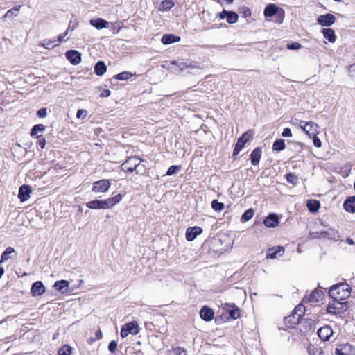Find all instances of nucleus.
<instances>
[{
    "instance_id": "2",
    "label": "nucleus",
    "mask_w": 355,
    "mask_h": 355,
    "mask_svg": "<svg viewBox=\"0 0 355 355\" xmlns=\"http://www.w3.org/2000/svg\"><path fill=\"white\" fill-rule=\"evenodd\" d=\"M329 293L332 299L345 301L351 295V288L347 284H336L330 288Z\"/></svg>"
},
{
    "instance_id": "23",
    "label": "nucleus",
    "mask_w": 355,
    "mask_h": 355,
    "mask_svg": "<svg viewBox=\"0 0 355 355\" xmlns=\"http://www.w3.org/2000/svg\"><path fill=\"white\" fill-rule=\"evenodd\" d=\"M89 22L92 26H93L98 30L105 28L108 26L109 24V23L107 21L101 18L92 19L90 20Z\"/></svg>"
},
{
    "instance_id": "28",
    "label": "nucleus",
    "mask_w": 355,
    "mask_h": 355,
    "mask_svg": "<svg viewBox=\"0 0 355 355\" xmlns=\"http://www.w3.org/2000/svg\"><path fill=\"white\" fill-rule=\"evenodd\" d=\"M278 11V7L272 3L268 4L264 9V15L266 17L274 16Z\"/></svg>"
},
{
    "instance_id": "16",
    "label": "nucleus",
    "mask_w": 355,
    "mask_h": 355,
    "mask_svg": "<svg viewBox=\"0 0 355 355\" xmlns=\"http://www.w3.org/2000/svg\"><path fill=\"white\" fill-rule=\"evenodd\" d=\"M267 227H275L279 224V218L275 214H270L263 220Z\"/></svg>"
},
{
    "instance_id": "10",
    "label": "nucleus",
    "mask_w": 355,
    "mask_h": 355,
    "mask_svg": "<svg viewBox=\"0 0 355 355\" xmlns=\"http://www.w3.org/2000/svg\"><path fill=\"white\" fill-rule=\"evenodd\" d=\"M317 334L322 341H329L334 334V331L329 325H325L320 327Z\"/></svg>"
},
{
    "instance_id": "3",
    "label": "nucleus",
    "mask_w": 355,
    "mask_h": 355,
    "mask_svg": "<svg viewBox=\"0 0 355 355\" xmlns=\"http://www.w3.org/2000/svg\"><path fill=\"white\" fill-rule=\"evenodd\" d=\"M348 306L346 301L332 299L329 302L327 311L331 314H340L347 311Z\"/></svg>"
},
{
    "instance_id": "38",
    "label": "nucleus",
    "mask_w": 355,
    "mask_h": 355,
    "mask_svg": "<svg viewBox=\"0 0 355 355\" xmlns=\"http://www.w3.org/2000/svg\"><path fill=\"white\" fill-rule=\"evenodd\" d=\"M309 355H324L322 348L318 347L310 346L308 347Z\"/></svg>"
},
{
    "instance_id": "57",
    "label": "nucleus",
    "mask_w": 355,
    "mask_h": 355,
    "mask_svg": "<svg viewBox=\"0 0 355 355\" xmlns=\"http://www.w3.org/2000/svg\"><path fill=\"white\" fill-rule=\"evenodd\" d=\"M110 94L111 92L110 90L105 89L101 93L100 96L102 98L108 97L110 95Z\"/></svg>"
},
{
    "instance_id": "48",
    "label": "nucleus",
    "mask_w": 355,
    "mask_h": 355,
    "mask_svg": "<svg viewBox=\"0 0 355 355\" xmlns=\"http://www.w3.org/2000/svg\"><path fill=\"white\" fill-rule=\"evenodd\" d=\"M87 115V112L85 110L80 109L76 113V117L78 119H85Z\"/></svg>"
},
{
    "instance_id": "47",
    "label": "nucleus",
    "mask_w": 355,
    "mask_h": 355,
    "mask_svg": "<svg viewBox=\"0 0 355 355\" xmlns=\"http://www.w3.org/2000/svg\"><path fill=\"white\" fill-rule=\"evenodd\" d=\"M118 343L115 340H112L108 345V349L112 352L114 353L117 349Z\"/></svg>"
},
{
    "instance_id": "30",
    "label": "nucleus",
    "mask_w": 355,
    "mask_h": 355,
    "mask_svg": "<svg viewBox=\"0 0 355 355\" xmlns=\"http://www.w3.org/2000/svg\"><path fill=\"white\" fill-rule=\"evenodd\" d=\"M107 71V67L103 61H98L94 66L95 73L103 76Z\"/></svg>"
},
{
    "instance_id": "37",
    "label": "nucleus",
    "mask_w": 355,
    "mask_h": 355,
    "mask_svg": "<svg viewBox=\"0 0 355 355\" xmlns=\"http://www.w3.org/2000/svg\"><path fill=\"white\" fill-rule=\"evenodd\" d=\"M254 211L253 209H248L241 216V220L242 222H247L250 220L254 216Z\"/></svg>"
},
{
    "instance_id": "22",
    "label": "nucleus",
    "mask_w": 355,
    "mask_h": 355,
    "mask_svg": "<svg viewBox=\"0 0 355 355\" xmlns=\"http://www.w3.org/2000/svg\"><path fill=\"white\" fill-rule=\"evenodd\" d=\"M343 207L345 211L349 213L355 212V196H351L344 202Z\"/></svg>"
},
{
    "instance_id": "36",
    "label": "nucleus",
    "mask_w": 355,
    "mask_h": 355,
    "mask_svg": "<svg viewBox=\"0 0 355 355\" xmlns=\"http://www.w3.org/2000/svg\"><path fill=\"white\" fill-rule=\"evenodd\" d=\"M302 309L303 307L299 305L298 306L295 308L293 315L288 317V318L291 320L292 318H295V315H297V318H296V322H294L293 323H298L302 316V313L303 312Z\"/></svg>"
},
{
    "instance_id": "34",
    "label": "nucleus",
    "mask_w": 355,
    "mask_h": 355,
    "mask_svg": "<svg viewBox=\"0 0 355 355\" xmlns=\"http://www.w3.org/2000/svg\"><path fill=\"white\" fill-rule=\"evenodd\" d=\"M12 253H15V249L12 247H8L6 249V250L1 254L0 264L3 261L8 260L10 259V254Z\"/></svg>"
},
{
    "instance_id": "11",
    "label": "nucleus",
    "mask_w": 355,
    "mask_h": 355,
    "mask_svg": "<svg viewBox=\"0 0 355 355\" xmlns=\"http://www.w3.org/2000/svg\"><path fill=\"white\" fill-rule=\"evenodd\" d=\"M317 21L322 26H330L336 21V17L331 13L318 16Z\"/></svg>"
},
{
    "instance_id": "12",
    "label": "nucleus",
    "mask_w": 355,
    "mask_h": 355,
    "mask_svg": "<svg viewBox=\"0 0 355 355\" xmlns=\"http://www.w3.org/2000/svg\"><path fill=\"white\" fill-rule=\"evenodd\" d=\"M65 55L73 65L78 64L81 61V54L76 50H69L66 52Z\"/></svg>"
},
{
    "instance_id": "21",
    "label": "nucleus",
    "mask_w": 355,
    "mask_h": 355,
    "mask_svg": "<svg viewBox=\"0 0 355 355\" xmlns=\"http://www.w3.org/2000/svg\"><path fill=\"white\" fill-rule=\"evenodd\" d=\"M284 252V248L282 246H277V248H272L268 249L266 258L267 259H275L277 254L282 255Z\"/></svg>"
},
{
    "instance_id": "45",
    "label": "nucleus",
    "mask_w": 355,
    "mask_h": 355,
    "mask_svg": "<svg viewBox=\"0 0 355 355\" xmlns=\"http://www.w3.org/2000/svg\"><path fill=\"white\" fill-rule=\"evenodd\" d=\"M179 170H180V166H175V165L171 166L168 169L166 175H172L176 174L179 171Z\"/></svg>"
},
{
    "instance_id": "7",
    "label": "nucleus",
    "mask_w": 355,
    "mask_h": 355,
    "mask_svg": "<svg viewBox=\"0 0 355 355\" xmlns=\"http://www.w3.org/2000/svg\"><path fill=\"white\" fill-rule=\"evenodd\" d=\"M337 355H355V345L349 343L339 345L336 349Z\"/></svg>"
},
{
    "instance_id": "63",
    "label": "nucleus",
    "mask_w": 355,
    "mask_h": 355,
    "mask_svg": "<svg viewBox=\"0 0 355 355\" xmlns=\"http://www.w3.org/2000/svg\"><path fill=\"white\" fill-rule=\"evenodd\" d=\"M3 273H4V269L3 268L0 267V279L1 278Z\"/></svg>"
},
{
    "instance_id": "1",
    "label": "nucleus",
    "mask_w": 355,
    "mask_h": 355,
    "mask_svg": "<svg viewBox=\"0 0 355 355\" xmlns=\"http://www.w3.org/2000/svg\"><path fill=\"white\" fill-rule=\"evenodd\" d=\"M122 199L121 194H117L114 197L106 200H94L86 203L87 207L92 209H106L112 207L119 203Z\"/></svg>"
},
{
    "instance_id": "46",
    "label": "nucleus",
    "mask_w": 355,
    "mask_h": 355,
    "mask_svg": "<svg viewBox=\"0 0 355 355\" xmlns=\"http://www.w3.org/2000/svg\"><path fill=\"white\" fill-rule=\"evenodd\" d=\"M19 8H14L9 10H8L5 15V17H11L13 16H16L17 12H19Z\"/></svg>"
},
{
    "instance_id": "33",
    "label": "nucleus",
    "mask_w": 355,
    "mask_h": 355,
    "mask_svg": "<svg viewBox=\"0 0 355 355\" xmlns=\"http://www.w3.org/2000/svg\"><path fill=\"white\" fill-rule=\"evenodd\" d=\"M45 128L44 125L37 124L32 128L30 135L31 137H39L38 133L42 132Z\"/></svg>"
},
{
    "instance_id": "17",
    "label": "nucleus",
    "mask_w": 355,
    "mask_h": 355,
    "mask_svg": "<svg viewBox=\"0 0 355 355\" xmlns=\"http://www.w3.org/2000/svg\"><path fill=\"white\" fill-rule=\"evenodd\" d=\"M214 311L206 306H203L200 311V318L207 322L211 321L214 318Z\"/></svg>"
},
{
    "instance_id": "8",
    "label": "nucleus",
    "mask_w": 355,
    "mask_h": 355,
    "mask_svg": "<svg viewBox=\"0 0 355 355\" xmlns=\"http://www.w3.org/2000/svg\"><path fill=\"white\" fill-rule=\"evenodd\" d=\"M301 126L302 130H303L305 133L309 135V137L315 136V135H318L320 132L318 125L314 122H306L304 124V125Z\"/></svg>"
},
{
    "instance_id": "19",
    "label": "nucleus",
    "mask_w": 355,
    "mask_h": 355,
    "mask_svg": "<svg viewBox=\"0 0 355 355\" xmlns=\"http://www.w3.org/2000/svg\"><path fill=\"white\" fill-rule=\"evenodd\" d=\"M171 64L176 65L181 71L186 68H198L196 63L193 61L187 60V61H172Z\"/></svg>"
},
{
    "instance_id": "64",
    "label": "nucleus",
    "mask_w": 355,
    "mask_h": 355,
    "mask_svg": "<svg viewBox=\"0 0 355 355\" xmlns=\"http://www.w3.org/2000/svg\"><path fill=\"white\" fill-rule=\"evenodd\" d=\"M73 28H71V25L69 24L66 31H67V33H69L70 31H73Z\"/></svg>"
},
{
    "instance_id": "40",
    "label": "nucleus",
    "mask_w": 355,
    "mask_h": 355,
    "mask_svg": "<svg viewBox=\"0 0 355 355\" xmlns=\"http://www.w3.org/2000/svg\"><path fill=\"white\" fill-rule=\"evenodd\" d=\"M286 178L288 182L293 185H296L298 182V178L294 173H288L286 175Z\"/></svg>"
},
{
    "instance_id": "18",
    "label": "nucleus",
    "mask_w": 355,
    "mask_h": 355,
    "mask_svg": "<svg viewBox=\"0 0 355 355\" xmlns=\"http://www.w3.org/2000/svg\"><path fill=\"white\" fill-rule=\"evenodd\" d=\"M262 150L259 147L254 148L250 154L251 163L253 166H257L261 157Z\"/></svg>"
},
{
    "instance_id": "49",
    "label": "nucleus",
    "mask_w": 355,
    "mask_h": 355,
    "mask_svg": "<svg viewBox=\"0 0 355 355\" xmlns=\"http://www.w3.org/2000/svg\"><path fill=\"white\" fill-rule=\"evenodd\" d=\"M315 135V136H312L313 145L317 148H320L322 146V142L320 138Z\"/></svg>"
},
{
    "instance_id": "55",
    "label": "nucleus",
    "mask_w": 355,
    "mask_h": 355,
    "mask_svg": "<svg viewBox=\"0 0 355 355\" xmlns=\"http://www.w3.org/2000/svg\"><path fill=\"white\" fill-rule=\"evenodd\" d=\"M241 10H242V12L245 17H248L251 15V11L247 7H242L241 8Z\"/></svg>"
},
{
    "instance_id": "39",
    "label": "nucleus",
    "mask_w": 355,
    "mask_h": 355,
    "mask_svg": "<svg viewBox=\"0 0 355 355\" xmlns=\"http://www.w3.org/2000/svg\"><path fill=\"white\" fill-rule=\"evenodd\" d=\"M226 20L229 24H234L238 20V15L233 11H229Z\"/></svg>"
},
{
    "instance_id": "53",
    "label": "nucleus",
    "mask_w": 355,
    "mask_h": 355,
    "mask_svg": "<svg viewBox=\"0 0 355 355\" xmlns=\"http://www.w3.org/2000/svg\"><path fill=\"white\" fill-rule=\"evenodd\" d=\"M282 135L285 137H292V132L289 128H285L283 130V132L282 133Z\"/></svg>"
},
{
    "instance_id": "25",
    "label": "nucleus",
    "mask_w": 355,
    "mask_h": 355,
    "mask_svg": "<svg viewBox=\"0 0 355 355\" xmlns=\"http://www.w3.org/2000/svg\"><path fill=\"white\" fill-rule=\"evenodd\" d=\"M125 327L127 329L129 334L137 335L139 332V327L137 322L132 321L125 324Z\"/></svg>"
},
{
    "instance_id": "58",
    "label": "nucleus",
    "mask_w": 355,
    "mask_h": 355,
    "mask_svg": "<svg viewBox=\"0 0 355 355\" xmlns=\"http://www.w3.org/2000/svg\"><path fill=\"white\" fill-rule=\"evenodd\" d=\"M68 33H67V31H65L64 33L59 35L57 40L58 43L62 42L64 40V38L68 35Z\"/></svg>"
},
{
    "instance_id": "4",
    "label": "nucleus",
    "mask_w": 355,
    "mask_h": 355,
    "mask_svg": "<svg viewBox=\"0 0 355 355\" xmlns=\"http://www.w3.org/2000/svg\"><path fill=\"white\" fill-rule=\"evenodd\" d=\"M310 235L312 238L328 239L330 240L338 241L340 238L338 232L334 228H328L327 230L320 232H311Z\"/></svg>"
},
{
    "instance_id": "54",
    "label": "nucleus",
    "mask_w": 355,
    "mask_h": 355,
    "mask_svg": "<svg viewBox=\"0 0 355 355\" xmlns=\"http://www.w3.org/2000/svg\"><path fill=\"white\" fill-rule=\"evenodd\" d=\"M291 123L295 125H297L299 126L301 129H302V126L301 125H304V123H306L305 122H304L303 121H301V120H298L297 119H293L291 121Z\"/></svg>"
},
{
    "instance_id": "61",
    "label": "nucleus",
    "mask_w": 355,
    "mask_h": 355,
    "mask_svg": "<svg viewBox=\"0 0 355 355\" xmlns=\"http://www.w3.org/2000/svg\"><path fill=\"white\" fill-rule=\"evenodd\" d=\"M96 336H97L98 339H99L102 337V333L100 330L96 331Z\"/></svg>"
},
{
    "instance_id": "27",
    "label": "nucleus",
    "mask_w": 355,
    "mask_h": 355,
    "mask_svg": "<svg viewBox=\"0 0 355 355\" xmlns=\"http://www.w3.org/2000/svg\"><path fill=\"white\" fill-rule=\"evenodd\" d=\"M180 40V37L179 36L171 34L164 35L162 38V42L164 44H170L175 42H179Z\"/></svg>"
},
{
    "instance_id": "32",
    "label": "nucleus",
    "mask_w": 355,
    "mask_h": 355,
    "mask_svg": "<svg viewBox=\"0 0 355 355\" xmlns=\"http://www.w3.org/2000/svg\"><path fill=\"white\" fill-rule=\"evenodd\" d=\"M306 205H307L309 210L311 212L315 213V212L318 211V210L319 209L320 204L319 201H318V200H307Z\"/></svg>"
},
{
    "instance_id": "42",
    "label": "nucleus",
    "mask_w": 355,
    "mask_h": 355,
    "mask_svg": "<svg viewBox=\"0 0 355 355\" xmlns=\"http://www.w3.org/2000/svg\"><path fill=\"white\" fill-rule=\"evenodd\" d=\"M132 76V74L129 71H123L117 74L115 77L120 80H127Z\"/></svg>"
},
{
    "instance_id": "24",
    "label": "nucleus",
    "mask_w": 355,
    "mask_h": 355,
    "mask_svg": "<svg viewBox=\"0 0 355 355\" xmlns=\"http://www.w3.org/2000/svg\"><path fill=\"white\" fill-rule=\"evenodd\" d=\"M227 311L229 313L230 317L233 319H237L240 317V309L234 304H225Z\"/></svg>"
},
{
    "instance_id": "31",
    "label": "nucleus",
    "mask_w": 355,
    "mask_h": 355,
    "mask_svg": "<svg viewBox=\"0 0 355 355\" xmlns=\"http://www.w3.org/2000/svg\"><path fill=\"white\" fill-rule=\"evenodd\" d=\"M322 293L318 290H314L309 295L308 300L311 303H316L322 298Z\"/></svg>"
},
{
    "instance_id": "56",
    "label": "nucleus",
    "mask_w": 355,
    "mask_h": 355,
    "mask_svg": "<svg viewBox=\"0 0 355 355\" xmlns=\"http://www.w3.org/2000/svg\"><path fill=\"white\" fill-rule=\"evenodd\" d=\"M128 334H130L127 330V329L125 327V326H123L121 329V332H120V335L122 338H125L128 336Z\"/></svg>"
},
{
    "instance_id": "62",
    "label": "nucleus",
    "mask_w": 355,
    "mask_h": 355,
    "mask_svg": "<svg viewBox=\"0 0 355 355\" xmlns=\"http://www.w3.org/2000/svg\"><path fill=\"white\" fill-rule=\"evenodd\" d=\"M347 242L349 245H352V244H354V241H353L352 239H350V238H348V239H347Z\"/></svg>"
},
{
    "instance_id": "41",
    "label": "nucleus",
    "mask_w": 355,
    "mask_h": 355,
    "mask_svg": "<svg viewBox=\"0 0 355 355\" xmlns=\"http://www.w3.org/2000/svg\"><path fill=\"white\" fill-rule=\"evenodd\" d=\"M174 6L172 0H164L162 2L160 9L162 10H168Z\"/></svg>"
},
{
    "instance_id": "29",
    "label": "nucleus",
    "mask_w": 355,
    "mask_h": 355,
    "mask_svg": "<svg viewBox=\"0 0 355 355\" xmlns=\"http://www.w3.org/2000/svg\"><path fill=\"white\" fill-rule=\"evenodd\" d=\"M322 33L325 39L328 40L330 42H334L336 40V36L334 31L331 28L322 29Z\"/></svg>"
},
{
    "instance_id": "43",
    "label": "nucleus",
    "mask_w": 355,
    "mask_h": 355,
    "mask_svg": "<svg viewBox=\"0 0 355 355\" xmlns=\"http://www.w3.org/2000/svg\"><path fill=\"white\" fill-rule=\"evenodd\" d=\"M211 207L214 210L216 211H220L224 208V204L218 202L217 200H214L211 202Z\"/></svg>"
},
{
    "instance_id": "26",
    "label": "nucleus",
    "mask_w": 355,
    "mask_h": 355,
    "mask_svg": "<svg viewBox=\"0 0 355 355\" xmlns=\"http://www.w3.org/2000/svg\"><path fill=\"white\" fill-rule=\"evenodd\" d=\"M40 45L47 49H53L58 45V42L56 39H44L40 42Z\"/></svg>"
},
{
    "instance_id": "60",
    "label": "nucleus",
    "mask_w": 355,
    "mask_h": 355,
    "mask_svg": "<svg viewBox=\"0 0 355 355\" xmlns=\"http://www.w3.org/2000/svg\"><path fill=\"white\" fill-rule=\"evenodd\" d=\"M349 72L350 73H355V63L349 66Z\"/></svg>"
},
{
    "instance_id": "6",
    "label": "nucleus",
    "mask_w": 355,
    "mask_h": 355,
    "mask_svg": "<svg viewBox=\"0 0 355 355\" xmlns=\"http://www.w3.org/2000/svg\"><path fill=\"white\" fill-rule=\"evenodd\" d=\"M252 131H247L246 132L243 133L241 137H240L237 142L236 144V146L234 147V151H233V156L237 155L240 151L242 150V148L244 147L245 144L252 138Z\"/></svg>"
},
{
    "instance_id": "14",
    "label": "nucleus",
    "mask_w": 355,
    "mask_h": 355,
    "mask_svg": "<svg viewBox=\"0 0 355 355\" xmlns=\"http://www.w3.org/2000/svg\"><path fill=\"white\" fill-rule=\"evenodd\" d=\"M32 189L29 185L24 184L19 187L18 198L21 202L27 201L30 198Z\"/></svg>"
},
{
    "instance_id": "35",
    "label": "nucleus",
    "mask_w": 355,
    "mask_h": 355,
    "mask_svg": "<svg viewBox=\"0 0 355 355\" xmlns=\"http://www.w3.org/2000/svg\"><path fill=\"white\" fill-rule=\"evenodd\" d=\"M285 143L284 139H277L272 145V150L275 151H281L285 148Z\"/></svg>"
},
{
    "instance_id": "9",
    "label": "nucleus",
    "mask_w": 355,
    "mask_h": 355,
    "mask_svg": "<svg viewBox=\"0 0 355 355\" xmlns=\"http://www.w3.org/2000/svg\"><path fill=\"white\" fill-rule=\"evenodd\" d=\"M110 187V182L108 180H101L94 182L92 191L95 193L106 192Z\"/></svg>"
},
{
    "instance_id": "59",
    "label": "nucleus",
    "mask_w": 355,
    "mask_h": 355,
    "mask_svg": "<svg viewBox=\"0 0 355 355\" xmlns=\"http://www.w3.org/2000/svg\"><path fill=\"white\" fill-rule=\"evenodd\" d=\"M228 12H229V11H227V10H223V12H221L219 14V15H218V16H219V17H220V19H225V18H226V17H227V15Z\"/></svg>"
},
{
    "instance_id": "50",
    "label": "nucleus",
    "mask_w": 355,
    "mask_h": 355,
    "mask_svg": "<svg viewBox=\"0 0 355 355\" xmlns=\"http://www.w3.org/2000/svg\"><path fill=\"white\" fill-rule=\"evenodd\" d=\"M301 47V44L297 42H292L287 44V48L291 50L299 49Z\"/></svg>"
},
{
    "instance_id": "13",
    "label": "nucleus",
    "mask_w": 355,
    "mask_h": 355,
    "mask_svg": "<svg viewBox=\"0 0 355 355\" xmlns=\"http://www.w3.org/2000/svg\"><path fill=\"white\" fill-rule=\"evenodd\" d=\"M202 229L198 226L188 227L186 231V239L188 241H193L198 235L202 234Z\"/></svg>"
},
{
    "instance_id": "5",
    "label": "nucleus",
    "mask_w": 355,
    "mask_h": 355,
    "mask_svg": "<svg viewBox=\"0 0 355 355\" xmlns=\"http://www.w3.org/2000/svg\"><path fill=\"white\" fill-rule=\"evenodd\" d=\"M140 162L141 159L137 156L130 157L121 164V169L130 173L135 171L137 174H139L140 172L138 168L140 166Z\"/></svg>"
},
{
    "instance_id": "52",
    "label": "nucleus",
    "mask_w": 355,
    "mask_h": 355,
    "mask_svg": "<svg viewBox=\"0 0 355 355\" xmlns=\"http://www.w3.org/2000/svg\"><path fill=\"white\" fill-rule=\"evenodd\" d=\"M37 114L40 118H44L46 116L47 112L46 108H41L37 112Z\"/></svg>"
},
{
    "instance_id": "15",
    "label": "nucleus",
    "mask_w": 355,
    "mask_h": 355,
    "mask_svg": "<svg viewBox=\"0 0 355 355\" xmlns=\"http://www.w3.org/2000/svg\"><path fill=\"white\" fill-rule=\"evenodd\" d=\"M31 292L33 296H40L45 292V286L40 281L33 284Z\"/></svg>"
},
{
    "instance_id": "51",
    "label": "nucleus",
    "mask_w": 355,
    "mask_h": 355,
    "mask_svg": "<svg viewBox=\"0 0 355 355\" xmlns=\"http://www.w3.org/2000/svg\"><path fill=\"white\" fill-rule=\"evenodd\" d=\"M38 138V145L40 146V147L42 148V149H44L45 148V146H46V139L44 137H42V136H39Z\"/></svg>"
},
{
    "instance_id": "44",
    "label": "nucleus",
    "mask_w": 355,
    "mask_h": 355,
    "mask_svg": "<svg viewBox=\"0 0 355 355\" xmlns=\"http://www.w3.org/2000/svg\"><path fill=\"white\" fill-rule=\"evenodd\" d=\"M71 353V347L69 345L62 346L58 351L59 355H70Z\"/></svg>"
},
{
    "instance_id": "20",
    "label": "nucleus",
    "mask_w": 355,
    "mask_h": 355,
    "mask_svg": "<svg viewBox=\"0 0 355 355\" xmlns=\"http://www.w3.org/2000/svg\"><path fill=\"white\" fill-rule=\"evenodd\" d=\"M69 282L67 280H60L55 282L53 287L62 293L69 291Z\"/></svg>"
}]
</instances>
